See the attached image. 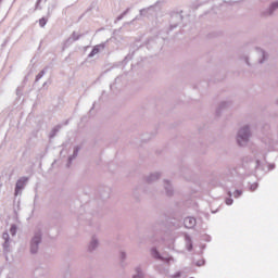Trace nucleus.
Returning <instances> with one entry per match:
<instances>
[{"label": "nucleus", "instance_id": "nucleus-1", "mask_svg": "<svg viewBox=\"0 0 278 278\" xmlns=\"http://www.w3.org/2000/svg\"><path fill=\"white\" fill-rule=\"evenodd\" d=\"M251 140V126L244 125L237 132V143L239 147H247Z\"/></svg>", "mask_w": 278, "mask_h": 278}, {"label": "nucleus", "instance_id": "nucleus-2", "mask_svg": "<svg viewBox=\"0 0 278 278\" xmlns=\"http://www.w3.org/2000/svg\"><path fill=\"white\" fill-rule=\"evenodd\" d=\"M40 244H42V231L37 230L29 241L30 255H38V251H40Z\"/></svg>", "mask_w": 278, "mask_h": 278}, {"label": "nucleus", "instance_id": "nucleus-3", "mask_svg": "<svg viewBox=\"0 0 278 278\" xmlns=\"http://www.w3.org/2000/svg\"><path fill=\"white\" fill-rule=\"evenodd\" d=\"M181 12L184 11H173L170 13L169 17V31H173V29H177L179 25H181V21H184V15H181Z\"/></svg>", "mask_w": 278, "mask_h": 278}, {"label": "nucleus", "instance_id": "nucleus-4", "mask_svg": "<svg viewBox=\"0 0 278 278\" xmlns=\"http://www.w3.org/2000/svg\"><path fill=\"white\" fill-rule=\"evenodd\" d=\"M255 53L257 64H266V61L270 58V54L262 48H255Z\"/></svg>", "mask_w": 278, "mask_h": 278}, {"label": "nucleus", "instance_id": "nucleus-5", "mask_svg": "<svg viewBox=\"0 0 278 278\" xmlns=\"http://www.w3.org/2000/svg\"><path fill=\"white\" fill-rule=\"evenodd\" d=\"M27 181H29V178L22 177L20 178L15 184V197H18L23 190H25V186H27Z\"/></svg>", "mask_w": 278, "mask_h": 278}, {"label": "nucleus", "instance_id": "nucleus-6", "mask_svg": "<svg viewBox=\"0 0 278 278\" xmlns=\"http://www.w3.org/2000/svg\"><path fill=\"white\" fill-rule=\"evenodd\" d=\"M278 10V1L270 3L269 8L262 12V16H273Z\"/></svg>", "mask_w": 278, "mask_h": 278}, {"label": "nucleus", "instance_id": "nucleus-7", "mask_svg": "<svg viewBox=\"0 0 278 278\" xmlns=\"http://www.w3.org/2000/svg\"><path fill=\"white\" fill-rule=\"evenodd\" d=\"M2 240H4L2 243L3 253H10V244L12 240H10V233H8V231L2 233Z\"/></svg>", "mask_w": 278, "mask_h": 278}, {"label": "nucleus", "instance_id": "nucleus-8", "mask_svg": "<svg viewBox=\"0 0 278 278\" xmlns=\"http://www.w3.org/2000/svg\"><path fill=\"white\" fill-rule=\"evenodd\" d=\"M99 249V238L97 236H93L88 244L87 251L88 253H94Z\"/></svg>", "mask_w": 278, "mask_h": 278}, {"label": "nucleus", "instance_id": "nucleus-9", "mask_svg": "<svg viewBox=\"0 0 278 278\" xmlns=\"http://www.w3.org/2000/svg\"><path fill=\"white\" fill-rule=\"evenodd\" d=\"M81 38V35H77V33H73L71 37L63 43V49H68L73 42H77Z\"/></svg>", "mask_w": 278, "mask_h": 278}, {"label": "nucleus", "instance_id": "nucleus-10", "mask_svg": "<svg viewBox=\"0 0 278 278\" xmlns=\"http://www.w3.org/2000/svg\"><path fill=\"white\" fill-rule=\"evenodd\" d=\"M151 255L152 257H154V260H160L161 262H166L167 264L168 262H170V260H173V258H166L162 256V254H160V251H157V248L151 249Z\"/></svg>", "mask_w": 278, "mask_h": 278}, {"label": "nucleus", "instance_id": "nucleus-11", "mask_svg": "<svg viewBox=\"0 0 278 278\" xmlns=\"http://www.w3.org/2000/svg\"><path fill=\"white\" fill-rule=\"evenodd\" d=\"M184 225L186 227V229H194V227H197V218L194 217H186L184 219Z\"/></svg>", "mask_w": 278, "mask_h": 278}, {"label": "nucleus", "instance_id": "nucleus-12", "mask_svg": "<svg viewBox=\"0 0 278 278\" xmlns=\"http://www.w3.org/2000/svg\"><path fill=\"white\" fill-rule=\"evenodd\" d=\"M79 151H81V147H74L73 154L68 156V161L66 164L67 168H71V164H73V160H75L79 155Z\"/></svg>", "mask_w": 278, "mask_h": 278}, {"label": "nucleus", "instance_id": "nucleus-13", "mask_svg": "<svg viewBox=\"0 0 278 278\" xmlns=\"http://www.w3.org/2000/svg\"><path fill=\"white\" fill-rule=\"evenodd\" d=\"M105 50V43L97 45L92 48L91 52L88 54V58H94L98 53Z\"/></svg>", "mask_w": 278, "mask_h": 278}, {"label": "nucleus", "instance_id": "nucleus-14", "mask_svg": "<svg viewBox=\"0 0 278 278\" xmlns=\"http://www.w3.org/2000/svg\"><path fill=\"white\" fill-rule=\"evenodd\" d=\"M157 3L160 2H156L154 5H150L147 9H141L139 11L140 16H149V14H153V12H155V8H157Z\"/></svg>", "mask_w": 278, "mask_h": 278}, {"label": "nucleus", "instance_id": "nucleus-15", "mask_svg": "<svg viewBox=\"0 0 278 278\" xmlns=\"http://www.w3.org/2000/svg\"><path fill=\"white\" fill-rule=\"evenodd\" d=\"M46 3L48 5V16H51L53 14V10L58 8V0H46Z\"/></svg>", "mask_w": 278, "mask_h": 278}, {"label": "nucleus", "instance_id": "nucleus-16", "mask_svg": "<svg viewBox=\"0 0 278 278\" xmlns=\"http://www.w3.org/2000/svg\"><path fill=\"white\" fill-rule=\"evenodd\" d=\"M161 176H162V174H160L157 172L152 173L147 177L146 181H147V184H155V181H157V179H160Z\"/></svg>", "mask_w": 278, "mask_h": 278}, {"label": "nucleus", "instance_id": "nucleus-17", "mask_svg": "<svg viewBox=\"0 0 278 278\" xmlns=\"http://www.w3.org/2000/svg\"><path fill=\"white\" fill-rule=\"evenodd\" d=\"M144 270H142V266L138 265L134 269L132 278H144Z\"/></svg>", "mask_w": 278, "mask_h": 278}, {"label": "nucleus", "instance_id": "nucleus-18", "mask_svg": "<svg viewBox=\"0 0 278 278\" xmlns=\"http://www.w3.org/2000/svg\"><path fill=\"white\" fill-rule=\"evenodd\" d=\"M164 190L167 197H173L174 189H173V185L170 184V180H164Z\"/></svg>", "mask_w": 278, "mask_h": 278}, {"label": "nucleus", "instance_id": "nucleus-19", "mask_svg": "<svg viewBox=\"0 0 278 278\" xmlns=\"http://www.w3.org/2000/svg\"><path fill=\"white\" fill-rule=\"evenodd\" d=\"M110 192H112L110 187H105L103 190H100L101 199H110Z\"/></svg>", "mask_w": 278, "mask_h": 278}, {"label": "nucleus", "instance_id": "nucleus-20", "mask_svg": "<svg viewBox=\"0 0 278 278\" xmlns=\"http://www.w3.org/2000/svg\"><path fill=\"white\" fill-rule=\"evenodd\" d=\"M185 240L187 243V251H192L193 245H192V238L190 237V235L186 233L185 235Z\"/></svg>", "mask_w": 278, "mask_h": 278}, {"label": "nucleus", "instance_id": "nucleus-21", "mask_svg": "<svg viewBox=\"0 0 278 278\" xmlns=\"http://www.w3.org/2000/svg\"><path fill=\"white\" fill-rule=\"evenodd\" d=\"M226 108H229V102H227V101L220 102L218 109L216 110L217 116H220V111L225 110Z\"/></svg>", "mask_w": 278, "mask_h": 278}, {"label": "nucleus", "instance_id": "nucleus-22", "mask_svg": "<svg viewBox=\"0 0 278 278\" xmlns=\"http://www.w3.org/2000/svg\"><path fill=\"white\" fill-rule=\"evenodd\" d=\"M61 129H62L61 125H56L54 128H52L50 138H55V136L58 135V131H60Z\"/></svg>", "mask_w": 278, "mask_h": 278}, {"label": "nucleus", "instance_id": "nucleus-23", "mask_svg": "<svg viewBox=\"0 0 278 278\" xmlns=\"http://www.w3.org/2000/svg\"><path fill=\"white\" fill-rule=\"evenodd\" d=\"M45 75H47V67L41 70L38 75L36 76L35 81H40V79H42V77H45Z\"/></svg>", "mask_w": 278, "mask_h": 278}, {"label": "nucleus", "instance_id": "nucleus-24", "mask_svg": "<svg viewBox=\"0 0 278 278\" xmlns=\"http://www.w3.org/2000/svg\"><path fill=\"white\" fill-rule=\"evenodd\" d=\"M127 14H129V8L126 9L121 15H118L116 21H123V18H125V16H127Z\"/></svg>", "mask_w": 278, "mask_h": 278}, {"label": "nucleus", "instance_id": "nucleus-25", "mask_svg": "<svg viewBox=\"0 0 278 278\" xmlns=\"http://www.w3.org/2000/svg\"><path fill=\"white\" fill-rule=\"evenodd\" d=\"M17 227L15 224L11 225L10 233L11 236H16Z\"/></svg>", "mask_w": 278, "mask_h": 278}, {"label": "nucleus", "instance_id": "nucleus-26", "mask_svg": "<svg viewBox=\"0 0 278 278\" xmlns=\"http://www.w3.org/2000/svg\"><path fill=\"white\" fill-rule=\"evenodd\" d=\"M233 197H235V199H238V198L242 197V190H238V189L235 190Z\"/></svg>", "mask_w": 278, "mask_h": 278}, {"label": "nucleus", "instance_id": "nucleus-27", "mask_svg": "<svg viewBox=\"0 0 278 278\" xmlns=\"http://www.w3.org/2000/svg\"><path fill=\"white\" fill-rule=\"evenodd\" d=\"M47 18L46 17H41L40 20H39V25H40V27H45V25H47Z\"/></svg>", "mask_w": 278, "mask_h": 278}, {"label": "nucleus", "instance_id": "nucleus-28", "mask_svg": "<svg viewBox=\"0 0 278 278\" xmlns=\"http://www.w3.org/2000/svg\"><path fill=\"white\" fill-rule=\"evenodd\" d=\"M119 257L122 262H125L127 260V253L122 251Z\"/></svg>", "mask_w": 278, "mask_h": 278}, {"label": "nucleus", "instance_id": "nucleus-29", "mask_svg": "<svg viewBox=\"0 0 278 278\" xmlns=\"http://www.w3.org/2000/svg\"><path fill=\"white\" fill-rule=\"evenodd\" d=\"M16 96H17V97H23V87H17V89H16Z\"/></svg>", "mask_w": 278, "mask_h": 278}, {"label": "nucleus", "instance_id": "nucleus-30", "mask_svg": "<svg viewBox=\"0 0 278 278\" xmlns=\"http://www.w3.org/2000/svg\"><path fill=\"white\" fill-rule=\"evenodd\" d=\"M258 184L257 182H254V184H252L251 186H250V190L252 191V192H255V189L256 188H258Z\"/></svg>", "mask_w": 278, "mask_h": 278}, {"label": "nucleus", "instance_id": "nucleus-31", "mask_svg": "<svg viewBox=\"0 0 278 278\" xmlns=\"http://www.w3.org/2000/svg\"><path fill=\"white\" fill-rule=\"evenodd\" d=\"M40 3H42V0H37L35 10H42V7H40Z\"/></svg>", "mask_w": 278, "mask_h": 278}, {"label": "nucleus", "instance_id": "nucleus-32", "mask_svg": "<svg viewBox=\"0 0 278 278\" xmlns=\"http://www.w3.org/2000/svg\"><path fill=\"white\" fill-rule=\"evenodd\" d=\"M226 205H233V199L227 198L226 199Z\"/></svg>", "mask_w": 278, "mask_h": 278}, {"label": "nucleus", "instance_id": "nucleus-33", "mask_svg": "<svg viewBox=\"0 0 278 278\" xmlns=\"http://www.w3.org/2000/svg\"><path fill=\"white\" fill-rule=\"evenodd\" d=\"M243 60H244L247 66H251V62H249V56H244Z\"/></svg>", "mask_w": 278, "mask_h": 278}, {"label": "nucleus", "instance_id": "nucleus-34", "mask_svg": "<svg viewBox=\"0 0 278 278\" xmlns=\"http://www.w3.org/2000/svg\"><path fill=\"white\" fill-rule=\"evenodd\" d=\"M181 277V271H177L175 275H174V278H179Z\"/></svg>", "mask_w": 278, "mask_h": 278}, {"label": "nucleus", "instance_id": "nucleus-35", "mask_svg": "<svg viewBox=\"0 0 278 278\" xmlns=\"http://www.w3.org/2000/svg\"><path fill=\"white\" fill-rule=\"evenodd\" d=\"M255 168H260V160H256V162H255Z\"/></svg>", "mask_w": 278, "mask_h": 278}, {"label": "nucleus", "instance_id": "nucleus-36", "mask_svg": "<svg viewBox=\"0 0 278 278\" xmlns=\"http://www.w3.org/2000/svg\"><path fill=\"white\" fill-rule=\"evenodd\" d=\"M203 264H205V261L198 262V263H197V266H203Z\"/></svg>", "mask_w": 278, "mask_h": 278}, {"label": "nucleus", "instance_id": "nucleus-37", "mask_svg": "<svg viewBox=\"0 0 278 278\" xmlns=\"http://www.w3.org/2000/svg\"><path fill=\"white\" fill-rule=\"evenodd\" d=\"M36 201H38V194H35V198H34V204L36 205Z\"/></svg>", "mask_w": 278, "mask_h": 278}, {"label": "nucleus", "instance_id": "nucleus-38", "mask_svg": "<svg viewBox=\"0 0 278 278\" xmlns=\"http://www.w3.org/2000/svg\"><path fill=\"white\" fill-rule=\"evenodd\" d=\"M275 168V165H269V169L273 170Z\"/></svg>", "mask_w": 278, "mask_h": 278}, {"label": "nucleus", "instance_id": "nucleus-39", "mask_svg": "<svg viewBox=\"0 0 278 278\" xmlns=\"http://www.w3.org/2000/svg\"><path fill=\"white\" fill-rule=\"evenodd\" d=\"M140 17L136 16V18H134L132 21H138Z\"/></svg>", "mask_w": 278, "mask_h": 278}, {"label": "nucleus", "instance_id": "nucleus-40", "mask_svg": "<svg viewBox=\"0 0 278 278\" xmlns=\"http://www.w3.org/2000/svg\"><path fill=\"white\" fill-rule=\"evenodd\" d=\"M25 81H27V76H25V78H24V84H25Z\"/></svg>", "mask_w": 278, "mask_h": 278}, {"label": "nucleus", "instance_id": "nucleus-41", "mask_svg": "<svg viewBox=\"0 0 278 278\" xmlns=\"http://www.w3.org/2000/svg\"><path fill=\"white\" fill-rule=\"evenodd\" d=\"M47 86V81L46 83H43V88Z\"/></svg>", "mask_w": 278, "mask_h": 278}, {"label": "nucleus", "instance_id": "nucleus-42", "mask_svg": "<svg viewBox=\"0 0 278 278\" xmlns=\"http://www.w3.org/2000/svg\"><path fill=\"white\" fill-rule=\"evenodd\" d=\"M128 59H129V56H126V58H125V60H128Z\"/></svg>", "mask_w": 278, "mask_h": 278}, {"label": "nucleus", "instance_id": "nucleus-43", "mask_svg": "<svg viewBox=\"0 0 278 278\" xmlns=\"http://www.w3.org/2000/svg\"><path fill=\"white\" fill-rule=\"evenodd\" d=\"M115 81H118V77H117V78H115Z\"/></svg>", "mask_w": 278, "mask_h": 278}, {"label": "nucleus", "instance_id": "nucleus-44", "mask_svg": "<svg viewBox=\"0 0 278 278\" xmlns=\"http://www.w3.org/2000/svg\"><path fill=\"white\" fill-rule=\"evenodd\" d=\"M92 110H94V103H93V105H92Z\"/></svg>", "mask_w": 278, "mask_h": 278}, {"label": "nucleus", "instance_id": "nucleus-45", "mask_svg": "<svg viewBox=\"0 0 278 278\" xmlns=\"http://www.w3.org/2000/svg\"><path fill=\"white\" fill-rule=\"evenodd\" d=\"M229 197H231V192H229Z\"/></svg>", "mask_w": 278, "mask_h": 278}, {"label": "nucleus", "instance_id": "nucleus-46", "mask_svg": "<svg viewBox=\"0 0 278 278\" xmlns=\"http://www.w3.org/2000/svg\"><path fill=\"white\" fill-rule=\"evenodd\" d=\"M3 0H0V3L2 2Z\"/></svg>", "mask_w": 278, "mask_h": 278}]
</instances>
